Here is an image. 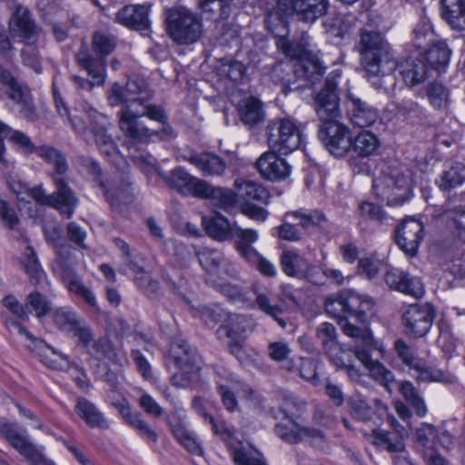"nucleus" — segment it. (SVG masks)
Here are the masks:
<instances>
[{
	"label": "nucleus",
	"instance_id": "23",
	"mask_svg": "<svg viewBox=\"0 0 465 465\" xmlns=\"http://www.w3.org/2000/svg\"><path fill=\"white\" fill-rule=\"evenodd\" d=\"M385 281L391 289L416 298L424 293V286L418 277L398 268L389 270L385 274Z\"/></svg>",
	"mask_w": 465,
	"mask_h": 465
},
{
	"label": "nucleus",
	"instance_id": "57",
	"mask_svg": "<svg viewBox=\"0 0 465 465\" xmlns=\"http://www.w3.org/2000/svg\"><path fill=\"white\" fill-rule=\"evenodd\" d=\"M427 97L436 109H445L450 104V91L439 82H433L428 85Z\"/></svg>",
	"mask_w": 465,
	"mask_h": 465
},
{
	"label": "nucleus",
	"instance_id": "41",
	"mask_svg": "<svg viewBox=\"0 0 465 465\" xmlns=\"http://www.w3.org/2000/svg\"><path fill=\"white\" fill-rule=\"evenodd\" d=\"M234 187L238 190L239 197L244 201L243 203H252V201L268 203L269 192L257 183L237 178L234 181Z\"/></svg>",
	"mask_w": 465,
	"mask_h": 465
},
{
	"label": "nucleus",
	"instance_id": "12",
	"mask_svg": "<svg viewBox=\"0 0 465 465\" xmlns=\"http://www.w3.org/2000/svg\"><path fill=\"white\" fill-rule=\"evenodd\" d=\"M277 7L284 14L295 15L299 21L313 24L324 16L329 7L328 0H278Z\"/></svg>",
	"mask_w": 465,
	"mask_h": 465
},
{
	"label": "nucleus",
	"instance_id": "52",
	"mask_svg": "<svg viewBox=\"0 0 465 465\" xmlns=\"http://www.w3.org/2000/svg\"><path fill=\"white\" fill-rule=\"evenodd\" d=\"M399 391L404 400L412 407L417 416L420 418L426 416L428 410L424 400L411 381H401Z\"/></svg>",
	"mask_w": 465,
	"mask_h": 465
},
{
	"label": "nucleus",
	"instance_id": "14",
	"mask_svg": "<svg viewBox=\"0 0 465 465\" xmlns=\"http://www.w3.org/2000/svg\"><path fill=\"white\" fill-rule=\"evenodd\" d=\"M108 399L111 405L118 411L125 422L137 430L140 437L150 444H155L157 442V433L141 418L138 412L132 411L130 404L125 398L117 396L116 393L112 391L108 393Z\"/></svg>",
	"mask_w": 465,
	"mask_h": 465
},
{
	"label": "nucleus",
	"instance_id": "36",
	"mask_svg": "<svg viewBox=\"0 0 465 465\" xmlns=\"http://www.w3.org/2000/svg\"><path fill=\"white\" fill-rule=\"evenodd\" d=\"M74 411L91 428L101 430H108L110 428V422L104 414L85 398H79L77 400Z\"/></svg>",
	"mask_w": 465,
	"mask_h": 465
},
{
	"label": "nucleus",
	"instance_id": "2",
	"mask_svg": "<svg viewBox=\"0 0 465 465\" xmlns=\"http://www.w3.org/2000/svg\"><path fill=\"white\" fill-rule=\"evenodd\" d=\"M119 128L130 139L127 147L132 149L134 143H148L173 136V130L161 105L123 106L118 112Z\"/></svg>",
	"mask_w": 465,
	"mask_h": 465
},
{
	"label": "nucleus",
	"instance_id": "40",
	"mask_svg": "<svg viewBox=\"0 0 465 465\" xmlns=\"http://www.w3.org/2000/svg\"><path fill=\"white\" fill-rule=\"evenodd\" d=\"M438 185L441 191L449 192L465 183V164L460 162H451L445 164Z\"/></svg>",
	"mask_w": 465,
	"mask_h": 465
},
{
	"label": "nucleus",
	"instance_id": "29",
	"mask_svg": "<svg viewBox=\"0 0 465 465\" xmlns=\"http://www.w3.org/2000/svg\"><path fill=\"white\" fill-rule=\"evenodd\" d=\"M116 21L122 25L137 31L150 27L149 8L146 5H126L116 14Z\"/></svg>",
	"mask_w": 465,
	"mask_h": 465
},
{
	"label": "nucleus",
	"instance_id": "24",
	"mask_svg": "<svg viewBox=\"0 0 465 465\" xmlns=\"http://www.w3.org/2000/svg\"><path fill=\"white\" fill-rule=\"evenodd\" d=\"M181 157L195 166L203 175H222L226 169L224 161L211 153L188 150Z\"/></svg>",
	"mask_w": 465,
	"mask_h": 465
},
{
	"label": "nucleus",
	"instance_id": "21",
	"mask_svg": "<svg viewBox=\"0 0 465 465\" xmlns=\"http://www.w3.org/2000/svg\"><path fill=\"white\" fill-rule=\"evenodd\" d=\"M215 372L217 375V391L223 404L227 411H234L238 407L235 394L242 389V382L224 368H217Z\"/></svg>",
	"mask_w": 465,
	"mask_h": 465
},
{
	"label": "nucleus",
	"instance_id": "13",
	"mask_svg": "<svg viewBox=\"0 0 465 465\" xmlns=\"http://www.w3.org/2000/svg\"><path fill=\"white\" fill-rule=\"evenodd\" d=\"M435 315V310L431 305L414 303L403 313L402 322L410 335L423 337L429 332Z\"/></svg>",
	"mask_w": 465,
	"mask_h": 465
},
{
	"label": "nucleus",
	"instance_id": "60",
	"mask_svg": "<svg viewBox=\"0 0 465 465\" xmlns=\"http://www.w3.org/2000/svg\"><path fill=\"white\" fill-rule=\"evenodd\" d=\"M92 46L97 54L106 56L114 50L116 39L110 34L96 32L92 39Z\"/></svg>",
	"mask_w": 465,
	"mask_h": 465
},
{
	"label": "nucleus",
	"instance_id": "30",
	"mask_svg": "<svg viewBox=\"0 0 465 465\" xmlns=\"http://www.w3.org/2000/svg\"><path fill=\"white\" fill-rule=\"evenodd\" d=\"M353 353L366 367L370 375L379 381L381 385H382L386 391L391 393L392 391L391 382L394 381L393 373L390 370L386 369L381 362L372 361L368 349L356 346L353 350Z\"/></svg>",
	"mask_w": 465,
	"mask_h": 465
},
{
	"label": "nucleus",
	"instance_id": "17",
	"mask_svg": "<svg viewBox=\"0 0 465 465\" xmlns=\"http://www.w3.org/2000/svg\"><path fill=\"white\" fill-rule=\"evenodd\" d=\"M278 152L269 150L263 153L255 162V166L261 175L269 181L277 182L290 176L292 167Z\"/></svg>",
	"mask_w": 465,
	"mask_h": 465
},
{
	"label": "nucleus",
	"instance_id": "43",
	"mask_svg": "<svg viewBox=\"0 0 465 465\" xmlns=\"http://www.w3.org/2000/svg\"><path fill=\"white\" fill-rule=\"evenodd\" d=\"M319 362L316 359L299 357L289 361L284 369L288 371H296L301 378L313 385H318L321 381L317 372Z\"/></svg>",
	"mask_w": 465,
	"mask_h": 465
},
{
	"label": "nucleus",
	"instance_id": "33",
	"mask_svg": "<svg viewBox=\"0 0 465 465\" xmlns=\"http://www.w3.org/2000/svg\"><path fill=\"white\" fill-rule=\"evenodd\" d=\"M75 59L77 64L87 72L93 84L101 86L104 84L106 69L105 60L103 57H94L86 50H81L76 54Z\"/></svg>",
	"mask_w": 465,
	"mask_h": 465
},
{
	"label": "nucleus",
	"instance_id": "44",
	"mask_svg": "<svg viewBox=\"0 0 465 465\" xmlns=\"http://www.w3.org/2000/svg\"><path fill=\"white\" fill-rule=\"evenodd\" d=\"M443 19L457 31H465V0H442Z\"/></svg>",
	"mask_w": 465,
	"mask_h": 465
},
{
	"label": "nucleus",
	"instance_id": "50",
	"mask_svg": "<svg viewBox=\"0 0 465 465\" xmlns=\"http://www.w3.org/2000/svg\"><path fill=\"white\" fill-rule=\"evenodd\" d=\"M282 300L278 299L276 302L273 297L265 292H256L255 304L259 310L272 318L282 328H285L286 322L281 317L283 312Z\"/></svg>",
	"mask_w": 465,
	"mask_h": 465
},
{
	"label": "nucleus",
	"instance_id": "49",
	"mask_svg": "<svg viewBox=\"0 0 465 465\" xmlns=\"http://www.w3.org/2000/svg\"><path fill=\"white\" fill-rule=\"evenodd\" d=\"M380 146L381 141L377 135L369 131H362L352 139L351 148L358 156L365 158L375 155Z\"/></svg>",
	"mask_w": 465,
	"mask_h": 465
},
{
	"label": "nucleus",
	"instance_id": "19",
	"mask_svg": "<svg viewBox=\"0 0 465 465\" xmlns=\"http://www.w3.org/2000/svg\"><path fill=\"white\" fill-rule=\"evenodd\" d=\"M53 320L60 331L77 338V341L82 339L86 341L87 336H89L90 325L73 309L69 307L57 309L54 312Z\"/></svg>",
	"mask_w": 465,
	"mask_h": 465
},
{
	"label": "nucleus",
	"instance_id": "39",
	"mask_svg": "<svg viewBox=\"0 0 465 465\" xmlns=\"http://www.w3.org/2000/svg\"><path fill=\"white\" fill-rule=\"evenodd\" d=\"M200 198L209 199L215 205L225 211L235 207L239 202V194L237 195L232 190L215 187L208 183H205Z\"/></svg>",
	"mask_w": 465,
	"mask_h": 465
},
{
	"label": "nucleus",
	"instance_id": "64",
	"mask_svg": "<svg viewBox=\"0 0 465 465\" xmlns=\"http://www.w3.org/2000/svg\"><path fill=\"white\" fill-rule=\"evenodd\" d=\"M220 71L222 75L236 82L244 75L245 66L241 62L227 59L222 64Z\"/></svg>",
	"mask_w": 465,
	"mask_h": 465
},
{
	"label": "nucleus",
	"instance_id": "1",
	"mask_svg": "<svg viewBox=\"0 0 465 465\" xmlns=\"http://www.w3.org/2000/svg\"><path fill=\"white\" fill-rule=\"evenodd\" d=\"M339 69L327 76L323 88L314 97L315 112L322 121L318 137L325 148L335 156H343L351 149L352 136L350 128L336 120L339 115L338 80Z\"/></svg>",
	"mask_w": 465,
	"mask_h": 465
},
{
	"label": "nucleus",
	"instance_id": "25",
	"mask_svg": "<svg viewBox=\"0 0 465 465\" xmlns=\"http://www.w3.org/2000/svg\"><path fill=\"white\" fill-rule=\"evenodd\" d=\"M348 112L351 123L361 128L373 124L380 118L376 108L370 105L353 94H347Z\"/></svg>",
	"mask_w": 465,
	"mask_h": 465
},
{
	"label": "nucleus",
	"instance_id": "37",
	"mask_svg": "<svg viewBox=\"0 0 465 465\" xmlns=\"http://www.w3.org/2000/svg\"><path fill=\"white\" fill-rule=\"evenodd\" d=\"M84 111L89 121L90 132L94 137L97 147L100 148V146L104 145L105 143H113V138L111 135L107 134L108 120L105 115L98 113L89 105H84Z\"/></svg>",
	"mask_w": 465,
	"mask_h": 465
},
{
	"label": "nucleus",
	"instance_id": "32",
	"mask_svg": "<svg viewBox=\"0 0 465 465\" xmlns=\"http://www.w3.org/2000/svg\"><path fill=\"white\" fill-rule=\"evenodd\" d=\"M346 316L353 318L358 322H364L366 315L371 312L373 302L371 298L361 295L351 290L344 291V301Z\"/></svg>",
	"mask_w": 465,
	"mask_h": 465
},
{
	"label": "nucleus",
	"instance_id": "54",
	"mask_svg": "<svg viewBox=\"0 0 465 465\" xmlns=\"http://www.w3.org/2000/svg\"><path fill=\"white\" fill-rule=\"evenodd\" d=\"M293 217L298 219L299 225L306 231L322 226L326 222L325 215L317 210L300 209L285 214V218Z\"/></svg>",
	"mask_w": 465,
	"mask_h": 465
},
{
	"label": "nucleus",
	"instance_id": "46",
	"mask_svg": "<svg viewBox=\"0 0 465 465\" xmlns=\"http://www.w3.org/2000/svg\"><path fill=\"white\" fill-rule=\"evenodd\" d=\"M424 50V54L421 57L424 61H427L430 68L440 71L448 64L450 57V50L445 41L437 40Z\"/></svg>",
	"mask_w": 465,
	"mask_h": 465
},
{
	"label": "nucleus",
	"instance_id": "20",
	"mask_svg": "<svg viewBox=\"0 0 465 465\" xmlns=\"http://www.w3.org/2000/svg\"><path fill=\"white\" fill-rule=\"evenodd\" d=\"M422 238L423 225L416 219H406L396 229V242L409 256L416 254Z\"/></svg>",
	"mask_w": 465,
	"mask_h": 465
},
{
	"label": "nucleus",
	"instance_id": "22",
	"mask_svg": "<svg viewBox=\"0 0 465 465\" xmlns=\"http://www.w3.org/2000/svg\"><path fill=\"white\" fill-rule=\"evenodd\" d=\"M77 344L84 347L89 355L97 360L107 359L114 363L123 364V359L119 356L118 351L111 341L106 337L95 339L91 326L89 327V336H87L86 341L80 339L77 341Z\"/></svg>",
	"mask_w": 465,
	"mask_h": 465
},
{
	"label": "nucleus",
	"instance_id": "34",
	"mask_svg": "<svg viewBox=\"0 0 465 465\" xmlns=\"http://www.w3.org/2000/svg\"><path fill=\"white\" fill-rule=\"evenodd\" d=\"M399 68L404 82L410 86H415L423 83L430 70L421 55L419 57H409L399 64Z\"/></svg>",
	"mask_w": 465,
	"mask_h": 465
},
{
	"label": "nucleus",
	"instance_id": "8",
	"mask_svg": "<svg viewBox=\"0 0 465 465\" xmlns=\"http://www.w3.org/2000/svg\"><path fill=\"white\" fill-rule=\"evenodd\" d=\"M167 30L175 43L194 44L203 33L202 18L186 7L172 9L167 16Z\"/></svg>",
	"mask_w": 465,
	"mask_h": 465
},
{
	"label": "nucleus",
	"instance_id": "35",
	"mask_svg": "<svg viewBox=\"0 0 465 465\" xmlns=\"http://www.w3.org/2000/svg\"><path fill=\"white\" fill-rule=\"evenodd\" d=\"M232 235L236 238L235 248L241 257L246 261H255L257 251L252 244L259 239L258 232L253 229H243L235 224Z\"/></svg>",
	"mask_w": 465,
	"mask_h": 465
},
{
	"label": "nucleus",
	"instance_id": "59",
	"mask_svg": "<svg viewBox=\"0 0 465 465\" xmlns=\"http://www.w3.org/2000/svg\"><path fill=\"white\" fill-rule=\"evenodd\" d=\"M292 348L285 341H275L268 343L267 354L269 358L275 362H284L283 368L287 365L292 354Z\"/></svg>",
	"mask_w": 465,
	"mask_h": 465
},
{
	"label": "nucleus",
	"instance_id": "10",
	"mask_svg": "<svg viewBox=\"0 0 465 465\" xmlns=\"http://www.w3.org/2000/svg\"><path fill=\"white\" fill-rule=\"evenodd\" d=\"M153 95V92L143 80L131 78L126 82L125 86L117 83L114 84L108 100L112 106L123 104V106L132 105L143 108L147 105H153L149 103Z\"/></svg>",
	"mask_w": 465,
	"mask_h": 465
},
{
	"label": "nucleus",
	"instance_id": "26",
	"mask_svg": "<svg viewBox=\"0 0 465 465\" xmlns=\"http://www.w3.org/2000/svg\"><path fill=\"white\" fill-rule=\"evenodd\" d=\"M27 348L49 368L66 371L73 366V362L65 354L49 346L41 339L35 340L34 345H27Z\"/></svg>",
	"mask_w": 465,
	"mask_h": 465
},
{
	"label": "nucleus",
	"instance_id": "7",
	"mask_svg": "<svg viewBox=\"0 0 465 465\" xmlns=\"http://www.w3.org/2000/svg\"><path fill=\"white\" fill-rule=\"evenodd\" d=\"M51 178L55 186V191L53 193L46 194L44 188L38 185L29 188L27 194L37 203L53 207L69 219L73 216L74 209L79 203V199L64 177L51 174Z\"/></svg>",
	"mask_w": 465,
	"mask_h": 465
},
{
	"label": "nucleus",
	"instance_id": "55",
	"mask_svg": "<svg viewBox=\"0 0 465 465\" xmlns=\"http://www.w3.org/2000/svg\"><path fill=\"white\" fill-rule=\"evenodd\" d=\"M413 371H415L414 375L416 379L420 381H451V377L449 373L435 367L427 366L426 363L421 360L420 362H417V365H415Z\"/></svg>",
	"mask_w": 465,
	"mask_h": 465
},
{
	"label": "nucleus",
	"instance_id": "6",
	"mask_svg": "<svg viewBox=\"0 0 465 465\" xmlns=\"http://www.w3.org/2000/svg\"><path fill=\"white\" fill-rule=\"evenodd\" d=\"M265 136L269 148L280 154L292 153L302 143L300 124L289 116L270 120L265 128Z\"/></svg>",
	"mask_w": 465,
	"mask_h": 465
},
{
	"label": "nucleus",
	"instance_id": "5",
	"mask_svg": "<svg viewBox=\"0 0 465 465\" xmlns=\"http://www.w3.org/2000/svg\"><path fill=\"white\" fill-rule=\"evenodd\" d=\"M78 163L81 171L91 175L94 181L99 183L104 195L112 208L120 210L134 200L129 179L120 173L114 175L111 180H102V169L98 163L91 158L79 157Z\"/></svg>",
	"mask_w": 465,
	"mask_h": 465
},
{
	"label": "nucleus",
	"instance_id": "3",
	"mask_svg": "<svg viewBox=\"0 0 465 465\" xmlns=\"http://www.w3.org/2000/svg\"><path fill=\"white\" fill-rule=\"evenodd\" d=\"M356 49L366 76L378 90L389 92L395 84L392 73L398 64L384 36L376 31L361 30Z\"/></svg>",
	"mask_w": 465,
	"mask_h": 465
},
{
	"label": "nucleus",
	"instance_id": "9",
	"mask_svg": "<svg viewBox=\"0 0 465 465\" xmlns=\"http://www.w3.org/2000/svg\"><path fill=\"white\" fill-rule=\"evenodd\" d=\"M372 188L377 197L388 205L402 204L411 197L410 175L398 169L375 178Z\"/></svg>",
	"mask_w": 465,
	"mask_h": 465
},
{
	"label": "nucleus",
	"instance_id": "53",
	"mask_svg": "<svg viewBox=\"0 0 465 465\" xmlns=\"http://www.w3.org/2000/svg\"><path fill=\"white\" fill-rule=\"evenodd\" d=\"M373 443L389 452L402 453L405 451L404 439L384 430H373Z\"/></svg>",
	"mask_w": 465,
	"mask_h": 465
},
{
	"label": "nucleus",
	"instance_id": "4",
	"mask_svg": "<svg viewBox=\"0 0 465 465\" xmlns=\"http://www.w3.org/2000/svg\"><path fill=\"white\" fill-rule=\"evenodd\" d=\"M266 23L277 38L275 44L278 50L287 57L299 61V65L302 67L304 76L312 77L313 74H322L324 73V69L319 61L306 59L308 53L304 37L292 40L287 38L288 24L282 19H278L277 15L273 14H269Z\"/></svg>",
	"mask_w": 465,
	"mask_h": 465
},
{
	"label": "nucleus",
	"instance_id": "63",
	"mask_svg": "<svg viewBox=\"0 0 465 465\" xmlns=\"http://www.w3.org/2000/svg\"><path fill=\"white\" fill-rule=\"evenodd\" d=\"M27 305L35 312L36 317L46 315L51 310V302L38 292H34L27 296Z\"/></svg>",
	"mask_w": 465,
	"mask_h": 465
},
{
	"label": "nucleus",
	"instance_id": "42",
	"mask_svg": "<svg viewBox=\"0 0 465 465\" xmlns=\"http://www.w3.org/2000/svg\"><path fill=\"white\" fill-rule=\"evenodd\" d=\"M238 113L242 122L249 126L256 125L265 119L262 104L252 96L247 97L239 103Z\"/></svg>",
	"mask_w": 465,
	"mask_h": 465
},
{
	"label": "nucleus",
	"instance_id": "28",
	"mask_svg": "<svg viewBox=\"0 0 465 465\" xmlns=\"http://www.w3.org/2000/svg\"><path fill=\"white\" fill-rule=\"evenodd\" d=\"M316 338L333 364H342L344 351L338 341L334 325L329 322L321 323L316 329Z\"/></svg>",
	"mask_w": 465,
	"mask_h": 465
},
{
	"label": "nucleus",
	"instance_id": "56",
	"mask_svg": "<svg viewBox=\"0 0 465 465\" xmlns=\"http://www.w3.org/2000/svg\"><path fill=\"white\" fill-rule=\"evenodd\" d=\"M430 21L423 17L413 29V45L417 49H425L436 42Z\"/></svg>",
	"mask_w": 465,
	"mask_h": 465
},
{
	"label": "nucleus",
	"instance_id": "45",
	"mask_svg": "<svg viewBox=\"0 0 465 465\" xmlns=\"http://www.w3.org/2000/svg\"><path fill=\"white\" fill-rule=\"evenodd\" d=\"M196 255L203 268L211 273L229 270L230 262L216 249L202 247L196 251Z\"/></svg>",
	"mask_w": 465,
	"mask_h": 465
},
{
	"label": "nucleus",
	"instance_id": "58",
	"mask_svg": "<svg viewBox=\"0 0 465 465\" xmlns=\"http://www.w3.org/2000/svg\"><path fill=\"white\" fill-rule=\"evenodd\" d=\"M170 356L179 369L192 367V351L188 343L183 340H177L171 344Z\"/></svg>",
	"mask_w": 465,
	"mask_h": 465
},
{
	"label": "nucleus",
	"instance_id": "48",
	"mask_svg": "<svg viewBox=\"0 0 465 465\" xmlns=\"http://www.w3.org/2000/svg\"><path fill=\"white\" fill-rule=\"evenodd\" d=\"M9 98L17 105L21 117L29 122H35L38 118L32 95L26 87H21L10 92Z\"/></svg>",
	"mask_w": 465,
	"mask_h": 465
},
{
	"label": "nucleus",
	"instance_id": "15",
	"mask_svg": "<svg viewBox=\"0 0 465 465\" xmlns=\"http://www.w3.org/2000/svg\"><path fill=\"white\" fill-rule=\"evenodd\" d=\"M70 253L71 247L66 245L60 246L57 251L58 262L66 273L63 277L67 282V288L71 293L83 299L90 307L97 308V300L91 288L79 277L71 275Z\"/></svg>",
	"mask_w": 465,
	"mask_h": 465
},
{
	"label": "nucleus",
	"instance_id": "27",
	"mask_svg": "<svg viewBox=\"0 0 465 465\" xmlns=\"http://www.w3.org/2000/svg\"><path fill=\"white\" fill-rule=\"evenodd\" d=\"M252 322L240 314L231 313L223 321L216 333L220 340L227 338L229 341H243L252 331Z\"/></svg>",
	"mask_w": 465,
	"mask_h": 465
},
{
	"label": "nucleus",
	"instance_id": "11",
	"mask_svg": "<svg viewBox=\"0 0 465 465\" xmlns=\"http://www.w3.org/2000/svg\"><path fill=\"white\" fill-rule=\"evenodd\" d=\"M8 29L12 37L28 46L37 45L43 35V28L36 23L31 11L20 4L15 5Z\"/></svg>",
	"mask_w": 465,
	"mask_h": 465
},
{
	"label": "nucleus",
	"instance_id": "38",
	"mask_svg": "<svg viewBox=\"0 0 465 465\" xmlns=\"http://www.w3.org/2000/svg\"><path fill=\"white\" fill-rule=\"evenodd\" d=\"M203 226L206 233L213 239L223 242L231 238L235 224L230 223L224 216H204L202 219Z\"/></svg>",
	"mask_w": 465,
	"mask_h": 465
},
{
	"label": "nucleus",
	"instance_id": "31",
	"mask_svg": "<svg viewBox=\"0 0 465 465\" xmlns=\"http://www.w3.org/2000/svg\"><path fill=\"white\" fill-rule=\"evenodd\" d=\"M5 138L13 142L23 153L31 154L35 153L36 146L27 134L19 130H14L0 121V163L4 166H9L8 161L5 158L4 139Z\"/></svg>",
	"mask_w": 465,
	"mask_h": 465
},
{
	"label": "nucleus",
	"instance_id": "51",
	"mask_svg": "<svg viewBox=\"0 0 465 465\" xmlns=\"http://www.w3.org/2000/svg\"><path fill=\"white\" fill-rule=\"evenodd\" d=\"M35 153L45 162L52 163L54 171L51 174L62 176L68 171V164L65 157L54 147L43 145L35 147Z\"/></svg>",
	"mask_w": 465,
	"mask_h": 465
},
{
	"label": "nucleus",
	"instance_id": "62",
	"mask_svg": "<svg viewBox=\"0 0 465 465\" xmlns=\"http://www.w3.org/2000/svg\"><path fill=\"white\" fill-rule=\"evenodd\" d=\"M351 414L358 420L367 421L373 416L372 408L361 398H352L349 401Z\"/></svg>",
	"mask_w": 465,
	"mask_h": 465
},
{
	"label": "nucleus",
	"instance_id": "18",
	"mask_svg": "<svg viewBox=\"0 0 465 465\" xmlns=\"http://www.w3.org/2000/svg\"><path fill=\"white\" fill-rule=\"evenodd\" d=\"M165 183L183 195L201 197L205 181L192 176L183 168L177 167L168 173L161 174Z\"/></svg>",
	"mask_w": 465,
	"mask_h": 465
},
{
	"label": "nucleus",
	"instance_id": "61",
	"mask_svg": "<svg viewBox=\"0 0 465 465\" xmlns=\"http://www.w3.org/2000/svg\"><path fill=\"white\" fill-rule=\"evenodd\" d=\"M344 301V291H342L337 298H329L325 302V310L328 314L333 318H337L340 323L347 320L346 308Z\"/></svg>",
	"mask_w": 465,
	"mask_h": 465
},
{
	"label": "nucleus",
	"instance_id": "47",
	"mask_svg": "<svg viewBox=\"0 0 465 465\" xmlns=\"http://www.w3.org/2000/svg\"><path fill=\"white\" fill-rule=\"evenodd\" d=\"M280 262L282 270L286 275L299 279L304 275V270L307 268L308 262L302 255L293 250L282 252Z\"/></svg>",
	"mask_w": 465,
	"mask_h": 465
},
{
	"label": "nucleus",
	"instance_id": "16",
	"mask_svg": "<svg viewBox=\"0 0 465 465\" xmlns=\"http://www.w3.org/2000/svg\"><path fill=\"white\" fill-rule=\"evenodd\" d=\"M0 434L27 460L39 457V451L43 450V447L35 445L25 434V430H22L15 423L1 420Z\"/></svg>",
	"mask_w": 465,
	"mask_h": 465
}]
</instances>
